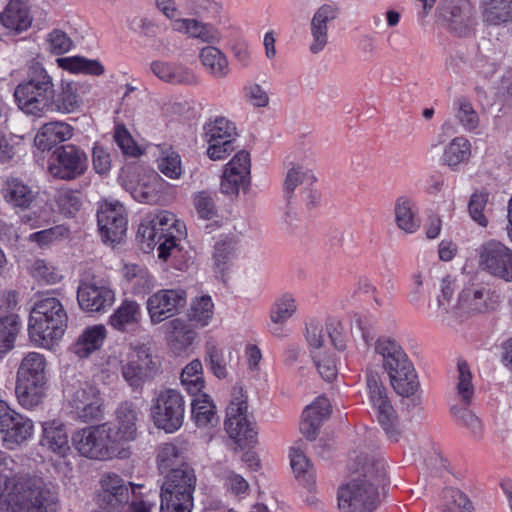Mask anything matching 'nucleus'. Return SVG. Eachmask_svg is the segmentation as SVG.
I'll return each instance as SVG.
<instances>
[{
  "mask_svg": "<svg viewBox=\"0 0 512 512\" xmlns=\"http://www.w3.org/2000/svg\"><path fill=\"white\" fill-rule=\"evenodd\" d=\"M13 460L0 456V510L56 512L57 497L41 478L12 475Z\"/></svg>",
  "mask_w": 512,
  "mask_h": 512,
  "instance_id": "f257e3e1",
  "label": "nucleus"
},
{
  "mask_svg": "<svg viewBox=\"0 0 512 512\" xmlns=\"http://www.w3.org/2000/svg\"><path fill=\"white\" fill-rule=\"evenodd\" d=\"M357 475L338 489L340 512H373L380 504L379 486L386 476V463L381 458L361 455Z\"/></svg>",
  "mask_w": 512,
  "mask_h": 512,
  "instance_id": "f03ea898",
  "label": "nucleus"
},
{
  "mask_svg": "<svg viewBox=\"0 0 512 512\" xmlns=\"http://www.w3.org/2000/svg\"><path fill=\"white\" fill-rule=\"evenodd\" d=\"M186 236L185 224L168 211L145 218L138 228V238L144 251L157 247L158 258L166 261L180 252V241Z\"/></svg>",
  "mask_w": 512,
  "mask_h": 512,
  "instance_id": "7ed1b4c3",
  "label": "nucleus"
},
{
  "mask_svg": "<svg viewBox=\"0 0 512 512\" xmlns=\"http://www.w3.org/2000/svg\"><path fill=\"white\" fill-rule=\"evenodd\" d=\"M68 316L62 303L54 297L37 301L30 312V340L42 348H51L64 335Z\"/></svg>",
  "mask_w": 512,
  "mask_h": 512,
  "instance_id": "20e7f679",
  "label": "nucleus"
},
{
  "mask_svg": "<svg viewBox=\"0 0 512 512\" xmlns=\"http://www.w3.org/2000/svg\"><path fill=\"white\" fill-rule=\"evenodd\" d=\"M374 350L381 357L395 392L404 397L414 394L418 387L417 375L401 345L389 336H381L375 341Z\"/></svg>",
  "mask_w": 512,
  "mask_h": 512,
  "instance_id": "39448f33",
  "label": "nucleus"
},
{
  "mask_svg": "<svg viewBox=\"0 0 512 512\" xmlns=\"http://www.w3.org/2000/svg\"><path fill=\"white\" fill-rule=\"evenodd\" d=\"M53 92L52 77L43 67L33 65L28 79L16 87L14 97L19 109L25 114L41 117L49 111Z\"/></svg>",
  "mask_w": 512,
  "mask_h": 512,
  "instance_id": "423d86ee",
  "label": "nucleus"
},
{
  "mask_svg": "<svg viewBox=\"0 0 512 512\" xmlns=\"http://www.w3.org/2000/svg\"><path fill=\"white\" fill-rule=\"evenodd\" d=\"M224 429L240 448H252L258 443V426L248 413L247 395L241 387L232 390L226 408Z\"/></svg>",
  "mask_w": 512,
  "mask_h": 512,
  "instance_id": "0eeeda50",
  "label": "nucleus"
},
{
  "mask_svg": "<svg viewBox=\"0 0 512 512\" xmlns=\"http://www.w3.org/2000/svg\"><path fill=\"white\" fill-rule=\"evenodd\" d=\"M66 406L73 418L81 422L98 421L104 415L100 389L90 381L76 380L66 389Z\"/></svg>",
  "mask_w": 512,
  "mask_h": 512,
  "instance_id": "6e6552de",
  "label": "nucleus"
},
{
  "mask_svg": "<svg viewBox=\"0 0 512 512\" xmlns=\"http://www.w3.org/2000/svg\"><path fill=\"white\" fill-rule=\"evenodd\" d=\"M150 417L158 429L166 433L178 431L185 419V400L182 394L171 388L157 391L151 400Z\"/></svg>",
  "mask_w": 512,
  "mask_h": 512,
  "instance_id": "1a4fd4ad",
  "label": "nucleus"
},
{
  "mask_svg": "<svg viewBox=\"0 0 512 512\" xmlns=\"http://www.w3.org/2000/svg\"><path fill=\"white\" fill-rule=\"evenodd\" d=\"M366 386L369 401L379 424L388 438L392 441H397L400 435L398 418L387 396V390L381 382L380 375L375 371H368L366 374Z\"/></svg>",
  "mask_w": 512,
  "mask_h": 512,
  "instance_id": "9d476101",
  "label": "nucleus"
},
{
  "mask_svg": "<svg viewBox=\"0 0 512 512\" xmlns=\"http://www.w3.org/2000/svg\"><path fill=\"white\" fill-rule=\"evenodd\" d=\"M77 301L86 313H104L115 303L116 292L104 279L84 278L77 287Z\"/></svg>",
  "mask_w": 512,
  "mask_h": 512,
  "instance_id": "9b49d317",
  "label": "nucleus"
},
{
  "mask_svg": "<svg viewBox=\"0 0 512 512\" xmlns=\"http://www.w3.org/2000/svg\"><path fill=\"white\" fill-rule=\"evenodd\" d=\"M72 444L82 456L91 459H105L116 450L110 440L107 424L77 430L72 436Z\"/></svg>",
  "mask_w": 512,
  "mask_h": 512,
  "instance_id": "f8f14e48",
  "label": "nucleus"
},
{
  "mask_svg": "<svg viewBox=\"0 0 512 512\" xmlns=\"http://www.w3.org/2000/svg\"><path fill=\"white\" fill-rule=\"evenodd\" d=\"M97 222L105 243L118 244L126 235L128 225L126 210L118 200L106 199L99 203Z\"/></svg>",
  "mask_w": 512,
  "mask_h": 512,
  "instance_id": "ddd939ff",
  "label": "nucleus"
},
{
  "mask_svg": "<svg viewBox=\"0 0 512 512\" xmlns=\"http://www.w3.org/2000/svg\"><path fill=\"white\" fill-rule=\"evenodd\" d=\"M0 433L3 441L10 447L19 446L34 435V422L4 401L0 400Z\"/></svg>",
  "mask_w": 512,
  "mask_h": 512,
  "instance_id": "4468645a",
  "label": "nucleus"
},
{
  "mask_svg": "<svg viewBox=\"0 0 512 512\" xmlns=\"http://www.w3.org/2000/svg\"><path fill=\"white\" fill-rule=\"evenodd\" d=\"M479 267L488 274L506 282L512 281V249L490 240L479 248Z\"/></svg>",
  "mask_w": 512,
  "mask_h": 512,
  "instance_id": "2eb2a0df",
  "label": "nucleus"
},
{
  "mask_svg": "<svg viewBox=\"0 0 512 512\" xmlns=\"http://www.w3.org/2000/svg\"><path fill=\"white\" fill-rule=\"evenodd\" d=\"M87 167L86 153L74 145H65L54 151L48 171L53 177L72 180L84 174Z\"/></svg>",
  "mask_w": 512,
  "mask_h": 512,
  "instance_id": "dca6fc26",
  "label": "nucleus"
},
{
  "mask_svg": "<svg viewBox=\"0 0 512 512\" xmlns=\"http://www.w3.org/2000/svg\"><path fill=\"white\" fill-rule=\"evenodd\" d=\"M186 300L187 294L181 288L160 289L151 294L146 301L151 324L158 325L173 317L185 306Z\"/></svg>",
  "mask_w": 512,
  "mask_h": 512,
  "instance_id": "f3484780",
  "label": "nucleus"
},
{
  "mask_svg": "<svg viewBox=\"0 0 512 512\" xmlns=\"http://www.w3.org/2000/svg\"><path fill=\"white\" fill-rule=\"evenodd\" d=\"M140 412L131 402L121 403L115 412V420L109 427V437L115 449L136 440Z\"/></svg>",
  "mask_w": 512,
  "mask_h": 512,
  "instance_id": "a211bd4d",
  "label": "nucleus"
},
{
  "mask_svg": "<svg viewBox=\"0 0 512 512\" xmlns=\"http://www.w3.org/2000/svg\"><path fill=\"white\" fill-rule=\"evenodd\" d=\"M251 159L245 150L238 151L224 166L220 190L223 194L234 196L249 185Z\"/></svg>",
  "mask_w": 512,
  "mask_h": 512,
  "instance_id": "6ab92c4d",
  "label": "nucleus"
},
{
  "mask_svg": "<svg viewBox=\"0 0 512 512\" xmlns=\"http://www.w3.org/2000/svg\"><path fill=\"white\" fill-rule=\"evenodd\" d=\"M284 191L291 197L298 186H302L303 201L309 210H314L319 203L317 177L311 170L301 165L291 167L284 178Z\"/></svg>",
  "mask_w": 512,
  "mask_h": 512,
  "instance_id": "aec40b11",
  "label": "nucleus"
},
{
  "mask_svg": "<svg viewBox=\"0 0 512 512\" xmlns=\"http://www.w3.org/2000/svg\"><path fill=\"white\" fill-rule=\"evenodd\" d=\"M446 27L458 36L469 35L476 24L472 6L466 1H446L441 8Z\"/></svg>",
  "mask_w": 512,
  "mask_h": 512,
  "instance_id": "412c9836",
  "label": "nucleus"
},
{
  "mask_svg": "<svg viewBox=\"0 0 512 512\" xmlns=\"http://www.w3.org/2000/svg\"><path fill=\"white\" fill-rule=\"evenodd\" d=\"M167 182L155 172L139 174L125 183V189L140 203L156 204Z\"/></svg>",
  "mask_w": 512,
  "mask_h": 512,
  "instance_id": "4be33fe9",
  "label": "nucleus"
},
{
  "mask_svg": "<svg viewBox=\"0 0 512 512\" xmlns=\"http://www.w3.org/2000/svg\"><path fill=\"white\" fill-rule=\"evenodd\" d=\"M192 397L191 420L210 441L220 421L216 404L205 392Z\"/></svg>",
  "mask_w": 512,
  "mask_h": 512,
  "instance_id": "5701e85b",
  "label": "nucleus"
},
{
  "mask_svg": "<svg viewBox=\"0 0 512 512\" xmlns=\"http://www.w3.org/2000/svg\"><path fill=\"white\" fill-rule=\"evenodd\" d=\"M155 369L156 364L149 348L145 346L129 348L126 363L122 366V374L131 386L139 385Z\"/></svg>",
  "mask_w": 512,
  "mask_h": 512,
  "instance_id": "b1692460",
  "label": "nucleus"
},
{
  "mask_svg": "<svg viewBox=\"0 0 512 512\" xmlns=\"http://www.w3.org/2000/svg\"><path fill=\"white\" fill-rule=\"evenodd\" d=\"M290 466L295 478L302 485L303 497L309 504L317 503L316 492V470L310 464L305 454L297 447H291L289 450Z\"/></svg>",
  "mask_w": 512,
  "mask_h": 512,
  "instance_id": "393cba45",
  "label": "nucleus"
},
{
  "mask_svg": "<svg viewBox=\"0 0 512 512\" xmlns=\"http://www.w3.org/2000/svg\"><path fill=\"white\" fill-rule=\"evenodd\" d=\"M196 475L190 466L174 469L165 476L161 486V495L194 500Z\"/></svg>",
  "mask_w": 512,
  "mask_h": 512,
  "instance_id": "a878e982",
  "label": "nucleus"
},
{
  "mask_svg": "<svg viewBox=\"0 0 512 512\" xmlns=\"http://www.w3.org/2000/svg\"><path fill=\"white\" fill-rule=\"evenodd\" d=\"M489 299L490 291L488 289L476 286L464 288L456 299L455 311L460 314L458 318H455V324L463 322L471 315L487 311Z\"/></svg>",
  "mask_w": 512,
  "mask_h": 512,
  "instance_id": "bb28decb",
  "label": "nucleus"
},
{
  "mask_svg": "<svg viewBox=\"0 0 512 512\" xmlns=\"http://www.w3.org/2000/svg\"><path fill=\"white\" fill-rule=\"evenodd\" d=\"M89 86L79 82L62 83L60 92L54 97L51 96V106L49 111L61 114L74 113L80 109L83 104L82 94L88 90Z\"/></svg>",
  "mask_w": 512,
  "mask_h": 512,
  "instance_id": "cd10ccee",
  "label": "nucleus"
},
{
  "mask_svg": "<svg viewBox=\"0 0 512 512\" xmlns=\"http://www.w3.org/2000/svg\"><path fill=\"white\" fill-rule=\"evenodd\" d=\"M1 195L11 208L21 211L29 209L37 198V192L23 180L14 177L3 182Z\"/></svg>",
  "mask_w": 512,
  "mask_h": 512,
  "instance_id": "c85d7f7f",
  "label": "nucleus"
},
{
  "mask_svg": "<svg viewBox=\"0 0 512 512\" xmlns=\"http://www.w3.org/2000/svg\"><path fill=\"white\" fill-rule=\"evenodd\" d=\"M41 428V445L56 455L65 457L70 451L66 425L61 420L50 419L42 422Z\"/></svg>",
  "mask_w": 512,
  "mask_h": 512,
  "instance_id": "c756f323",
  "label": "nucleus"
},
{
  "mask_svg": "<svg viewBox=\"0 0 512 512\" xmlns=\"http://www.w3.org/2000/svg\"><path fill=\"white\" fill-rule=\"evenodd\" d=\"M107 329L103 324L85 327L71 346V351L81 359H86L99 351L107 338Z\"/></svg>",
  "mask_w": 512,
  "mask_h": 512,
  "instance_id": "7c9ffc66",
  "label": "nucleus"
},
{
  "mask_svg": "<svg viewBox=\"0 0 512 512\" xmlns=\"http://www.w3.org/2000/svg\"><path fill=\"white\" fill-rule=\"evenodd\" d=\"M152 73L161 81L174 85H194L198 82L195 72L177 62L153 61Z\"/></svg>",
  "mask_w": 512,
  "mask_h": 512,
  "instance_id": "2f4dec72",
  "label": "nucleus"
},
{
  "mask_svg": "<svg viewBox=\"0 0 512 512\" xmlns=\"http://www.w3.org/2000/svg\"><path fill=\"white\" fill-rule=\"evenodd\" d=\"M165 338L174 351H184L198 338L196 327L187 319L174 318L163 326Z\"/></svg>",
  "mask_w": 512,
  "mask_h": 512,
  "instance_id": "473e14b6",
  "label": "nucleus"
},
{
  "mask_svg": "<svg viewBox=\"0 0 512 512\" xmlns=\"http://www.w3.org/2000/svg\"><path fill=\"white\" fill-rule=\"evenodd\" d=\"M33 22L30 7L26 0H10L0 13V23L14 33L27 31Z\"/></svg>",
  "mask_w": 512,
  "mask_h": 512,
  "instance_id": "72a5a7b5",
  "label": "nucleus"
},
{
  "mask_svg": "<svg viewBox=\"0 0 512 512\" xmlns=\"http://www.w3.org/2000/svg\"><path fill=\"white\" fill-rule=\"evenodd\" d=\"M455 281L451 277H445L441 281L440 294L437 296V306L432 310L431 316L437 321L448 326L455 325V318L460 312L455 311L456 300L453 298Z\"/></svg>",
  "mask_w": 512,
  "mask_h": 512,
  "instance_id": "f704fd0d",
  "label": "nucleus"
},
{
  "mask_svg": "<svg viewBox=\"0 0 512 512\" xmlns=\"http://www.w3.org/2000/svg\"><path fill=\"white\" fill-rule=\"evenodd\" d=\"M142 316L140 303L132 299H124L109 316L108 323L116 331L128 332L140 324Z\"/></svg>",
  "mask_w": 512,
  "mask_h": 512,
  "instance_id": "c9c22d12",
  "label": "nucleus"
},
{
  "mask_svg": "<svg viewBox=\"0 0 512 512\" xmlns=\"http://www.w3.org/2000/svg\"><path fill=\"white\" fill-rule=\"evenodd\" d=\"M73 131V127L63 121L46 123L37 131L34 145L41 151L50 150L55 145L70 140Z\"/></svg>",
  "mask_w": 512,
  "mask_h": 512,
  "instance_id": "e433bc0d",
  "label": "nucleus"
},
{
  "mask_svg": "<svg viewBox=\"0 0 512 512\" xmlns=\"http://www.w3.org/2000/svg\"><path fill=\"white\" fill-rule=\"evenodd\" d=\"M100 486L105 501L111 505L125 503L129 500L130 489L133 491L132 483H126L118 474L107 472L100 478Z\"/></svg>",
  "mask_w": 512,
  "mask_h": 512,
  "instance_id": "4c0bfd02",
  "label": "nucleus"
},
{
  "mask_svg": "<svg viewBox=\"0 0 512 512\" xmlns=\"http://www.w3.org/2000/svg\"><path fill=\"white\" fill-rule=\"evenodd\" d=\"M481 16L487 26L506 27L512 24V0H481Z\"/></svg>",
  "mask_w": 512,
  "mask_h": 512,
  "instance_id": "58836bf2",
  "label": "nucleus"
},
{
  "mask_svg": "<svg viewBox=\"0 0 512 512\" xmlns=\"http://www.w3.org/2000/svg\"><path fill=\"white\" fill-rule=\"evenodd\" d=\"M394 215L397 227L405 233L412 234L420 228L421 221L418 216V208L412 199L406 196L397 198Z\"/></svg>",
  "mask_w": 512,
  "mask_h": 512,
  "instance_id": "ea45409f",
  "label": "nucleus"
},
{
  "mask_svg": "<svg viewBox=\"0 0 512 512\" xmlns=\"http://www.w3.org/2000/svg\"><path fill=\"white\" fill-rule=\"evenodd\" d=\"M214 309L215 305L210 295L196 296L190 301L186 319L198 329L205 328L213 321Z\"/></svg>",
  "mask_w": 512,
  "mask_h": 512,
  "instance_id": "a19ab883",
  "label": "nucleus"
},
{
  "mask_svg": "<svg viewBox=\"0 0 512 512\" xmlns=\"http://www.w3.org/2000/svg\"><path fill=\"white\" fill-rule=\"evenodd\" d=\"M46 368L47 361L44 355L38 352H29L20 362L16 380L47 382Z\"/></svg>",
  "mask_w": 512,
  "mask_h": 512,
  "instance_id": "79ce46f5",
  "label": "nucleus"
},
{
  "mask_svg": "<svg viewBox=\"0 0 512 512\" xmlns=\"http://www.w3.org/2000/svg\"><path fill=\"white\" fill-rule=\"evenodd\" d=\"M46 384L45 381L16 380L15 393L18 403L27 410L37 407L45 397Z\"/></svg>",
  "mask_w": 512,
  "mask_h": 512,
  "instance_id": "37998d69",
  "label": "nucleus"
},
{
  "mask_svg": "<svg viewBox=\"0 0 512 512\" xmlns=\"http://www.w3.org/2000/svg\"><path fill=\"white\" fill-rule=\"evenodd\" d=\"M122 275L131 285L132 293L135 295L145 294L155 286L154 277L144 266L132 263L124 264Z\"/></svg>",
  "mask_w": 512,
  "mask_h": 512,
  "instance_id": "c03bdc74",
  "label": "nucleus"
},
{
  "mask_svg": "<svg viewBox=\"0 0 512 512\" xmlns=\"http://www.w3.org/2000/svg\"><path fill=\"white\" fill-rule=\"evenodd\" d=\"M471 157V143L463 136L453 138L444 148L441 161L452 170H457Z\"/></svg>",
  "mask_w": 512,
  "mask_h": 512,
  "instance_id": "a18cd8bd",
  "label": "nucleus"
},
{
  "mask_svg": "<svg viewBox=\"0 0 512 512\" xmlns=\"http://www.w3.org/2000/svg\"><path fill=\"white\" fill-rule=\"evenodd\" d=\"M296 312L297 303L294 296L288 293L280 296L271 309L270 319L274 325L271 332L278 337L282 336L281 326L292 318Z\"/></svg>",
  "mask_w": 512,
  "mask_h": 512,
  "instance_id": "49530a36",
  "label": "nucleus"
},
{
  "mask_svg": "<svg viewBox=\"0 0 512 512\" xmlns=\"http://www.w3.org/2000/svg\"><path fill=\"white\" fill-rule=\"evenodd\" d=\"M56 62L60 68L72 74L100 76L105 72L104 66L98 60L83 56L60 57Z\"/></svg>",
  "mask_w": 512,
  "mask_h": 512,
  "instance_id": "de8ad7c7",
  "label": "nucleus"
},
{
  "mask_svg": "<svg viewBox=\"0 0 512 512\" xmlns=\"http://www.w3.org/2000/svg\"><path fill=\"white\" fill-rule=\"evenodd\" d=\"M157 466L161 473H170L174 469L189 466L185 462L182 450L173 443H164L157 449Z\"/></svg>",
  "mask_w": 512,
  "mask_h": 512,
  "instance_id": "09e8293b",
  "label": "nucleus"
},
{
  "mask_svg": "<svg viewBox=\"0 0 512 512\" xmlns=\"http://www.w3.org/2000/svg\"><path fill=\"white\" fill-rule=\"evenodd\" d=\"M299 431L309 441L318 438L320 433V396L316 397L303 409Z\"/></svg>",
  "mask_w": 512,
  "mask_h": 512,
  "instance_id": "8fccbe9b",
  "label": "nucleus"
},
{
  "mask_svg": "<svg viewBox=\"0 0 512 512\" xmlns=\"http://www.w3.org/2000/svg\"><path fill=\"white\" fill-rule=\"evenodd\" d=\"M200 61L205 69L215 78H224L229 72V63L225 54L214 46L201 49Z\"/></svg>",
  "mask_w": 512,
  "mask_h": 512,
  "instance_id": "3c124183",
  "label": "nucleus"
},
{
  "mask_svg": "<svg viewBox=\"0 0 512 512\" xmlns=\"http://www.w3.org/2000/svg\"><path fill=\"white\" fill-rule=\"evenodd\" d=\"M27 271L29 275L39 284L54 285L59 283L63 276L59 269L51 262L34 258L27 264Z\"/></svg>",
  "mask_w": 512,
  "mask_h": 512,
  "instance_id": "603ef678",
  "label": "nucleus"
},
{
  "mask_svg": "<svg viewBox=\"0 0 512 512\" xmlns=\"http://www.w3.org/2000/svg\"><path fill=\"white\" fill-rule=\"evenodd\" d=\"M348 331L341 319L328 316L325 321V334L322 335V347L331 345L338 352H343L347 347Z\"/></svg>",
  "mask_w": 512,
  "mask_h": 512,
  "instance_id": "864d4df0",
  "label": "nucleus"
},
{
  "mask_svg": "<svg viewBox=\"0 0 512 512\" xmlns=\"http://www.w3.org/2000/svg\"><path fill=\"white\" fill-rule=\"evenodd\" d=\"M181 384L191 396L204 393L205 380L203 365L199 359L192 360L183 368Z\"/></svg>",
  "mask_w": 512,
  "mask_h": 512,
  "instance_id": "5fc2aeb1",
  "label": "nucleus"
},
{
  "mask_svg": "<svg viewBox=\"0 0 512 512\" xmlns=\"http://www.w3.org/2000/svg\"><path fill=\"white\" fill-rule=\"evenodd\" d=\"M193 204L200 219L211 222V226L221 225L218 209L211 193L207 191L197 192L193 197Z\"/></svg>",
  "mask_w": 512,
  "mask_h": 512,
  "instance_id": "6e6d98bb",
  "label": "nucleus"
},
{
  "mask_svg": "<svg viewBox=\"0 0 512 512\" xmlns=\"http://www.w3.org/2000/svg\"><path fill=\"white\" fill-rule=\"evenodd\" d=\"M245 359L249 378L257 384L268 382V372L262 366V352L254 344H248L245 348Z\"/></svg>",
  "mask_w": 512,
  "mask_h": 512,
  "instance_id": "4d7b16f0",
  "label": "nucleus"
},
{
  "mask_svg": "<svg viewBox=\"0 0 512 512\" xmlns=\"http://www.w3.org/2000/svg\"><path fill=\"white\" fill-rule=\"evenodd\" d=\"M454 115L462 127L469 132L479 127L480 119L472 103L464 96L455 99L453 104Z\"/></svg>",
  "mask_w": 512,
  "mask_h": 512,
  "instance_id": "13d9d810",
  "label": "nucleus"
},
{
  "mask_svg": "<svg viewBox=\"0 0 512 512\" xmlns=\"http://www.w3.org/2000/svg\"><path fill=\"white\" fill-rule=\"evenodd\" d=\"M203 131V138H212L213 140L237 137L235 124L223 116H215L207 120Z\"/></svg>",
  "mask_w": 512,
  "mask_h": 512,
  "instance_id": "bf43d9fd",
  "label": "nucleus"
},
{
  "mask_svg": "<svg viewBox=\"0 0 512 512\" xmlns=\"http://www.w3.org/2000/svg\"><path fill=\"white\" fill-rule=\"evenodd\" d=\"M157 166L160 172L170 179H179L183 172L181 157L171 147L160 148Z\"/></svg>",
  "mask_w": 512,
  "mask_h": 512,
  "instance_id": "052dcab7",
  "label": "nucleus"
},
{
  "mask_svg": "<svg viewBox=\"0 0 512 512\" xmlns=\"http://www.w3.org/2000/svg\"><path fill=\"white\" fill-rule=\"evenodd\" d=\"M19 330L20 322L17 315L10 314L0 318V355L6 354L14 347Z\"/></svg>",
  "mask_w": 512,
  "mask_h": 512,
  "instance_id": "680f3d73",
  "label": "nucleus"
},
{
  "mask_svg": "<svg viewBox=\"0 0 512 512\" xmlns=\"http://www.w3.org/2000/svg\"><path fill=\"white\" fill-rule=\"evenodd\" d=\"M303 335L314 364L318 368L320 366L318 361L320 349V321L318 316L314 315L305 319Z\"/></svg>",
  "mask_w": 512,
  "mask_h": 512,
  "instance_id": "e2e57ef3",
  "label": "nucleus"
},
{
  "mask_svg": "<svg viewBox=\"0 0 512 512\" xmlns=\"http://www.w3.org/2000/svg\"><path fill=\"white\" fill-rule=\"evenodd\" d=\"M442 512H472L468 497L458 489L447 488L442 495Z\"/></svg>",
  "mask_w": 512,
  "mask_h": 512,
  "instance_id": "0e129e2a",
  "label": "nucleus"
},
{
  "mask_svg": "<svg viewBox=\"0 0 512 512\" xmlns=\"http://www.w3.org/2000/svg\"><path fill=\"white\" fill-rule=\"evenodd\" d=\"M457 394L460 400L468 406L472 402L474 386L472 384V373L466 361H458Z\"/></svg>",
  "mask_w": 512,
  "mask_h": 512,
  "instance_id": "69168bd1",
  "label": "nucleus"
},
{
  "mask_svg": "<svg viewBox=\"0 0 512 512\" xmlns=\"http://www.w3.org/2000/svg\"><path fill=\"white\" fill-rule=\"evenodd\" d=\"M205 361L217 378L224 379L228 376V361L225 357L224 350L216 344H207Z\"/></svg>",
  "mask_w": 512,
  "mask_h": 512,
  "instance_id": "338daca9",
  "label": "nucleus"
},
{
  "mask_svg": "<svg viewBox=\"0 0 512 512\" xmlns=\"http://www.w3.org/2000/svg\"><path fill=\"white\" fill-rule=\"evenodd\" d=\"M468 65L476 76L484 80L490 79L498 70L497 62L480 51L468 60Z\"/></svg>",
  "mask_w": 512,
  "mask_h": 512,
  "instance_id": "774afa93",
  "label": "nucleus"
}]
</instances>
